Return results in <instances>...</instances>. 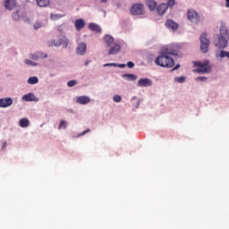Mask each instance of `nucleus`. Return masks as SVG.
Listing matches in <instances>:
<instances>
[{"label": "nucleus", "instance_id": "7", "mask_svg": "<svg viewBox=\"0 0 229 229\" xmlns=\"http://www.w3.org/2000/svg\"><path fill=\"white\" fill-rule=\"evenodd\" d=\"M166 56L172 55L173 56L178 55V46H169L163 52Z\"/></svg>", "mask_w": 229, "mask_h": 229}, {"label": "nucleus", "instance_id": "21", "mask_svg": "<svg viewBox=\"0 0 229 229\" xmlns=\"http://www.w3.org/2000/svg\"><path fill=\"white\" fill-rule=\"evenodd\" d=\"M19 126H21V128H28V126H30V120H28V118H21L19 121Z\"/></svg>", "mask_w": 229, "mask_h": 229}, {"label": "nucleus", "instance_id": "14", "mask_svg": "<svg viewBox=\"0 0 229 229\" xmlns=\"http://www.w3.org/2000/svg\"><path fill=\"white\" fill-rule=\"evenodd\" d=\"M168 6L167 4H161L157 7V12L158 15H164L167 12Z\"/></svg>", "mask_w": 229, "mask_h": 229}, {"label": "nucleus", "instance_id": "5", "mask_svg": "<svg viewBox=\"0 0 229 229\" xmlns=\"http://www.w3.org/2000/svg\"><path fill=\"white\" fill-rule=\"evenodd\" d=\"M187 17L188 21H191L192 24H199V21H201L199 14H198V13L192 9L188 10Z\"/></svg>", "mask_w": 229, "mask_h": 229}, {"label": "nucleus", "instance_id": "44", "mask_svg": "<svg viewBox=\"0 0 229 229\" xmlns=\"http://www.w3.org/2000/svg\"><path fill=\"white\" fill-rule=\"evenodd\" d=\"M3 148H6V142H4Z\"/></svg>", "mask_w": 229, "mask_h": 229}, {"label": "nucleus", "instance_id": "41", "mask_svg": "<svg viewBox=\"0 0 229 229\" xmlns=\"http://www.w3.org/2000/svg\"><path fill=\"white\" fill-rule=\"evenodd\" d=\"M225 7L229 8V0H225Z\"/></svg>", "mask_w": 229, "mask_h": 229}, {"label": "nucleus", "instance_id": "22", "mask_svg": "<svg viewBox=\"0 0 229 229\" xmlns=\"http://www.w3.org/2000/svg\"><path fill=\"white\" fill-rule=\"evenodd\" d=\"M36 3L38 6H40V8H46L47 6H49V0H36Z\"/></svg>", "mask_w": 229, "mask_h": 229}, {"label": "nucleus", "instance_id": "25", "mask_svg": "<svg viewBox=\"0 0 229 229\" xmlns=\"http://www.w3.org/2000/svg\"><path fill=\"white\" fill-rule=\"evenodd\" d=\"M112 66H114V67H120V69H124V67H126V64H117L115 63L104 64V67H112Z\"/></svg>", "mask_w": 229, "mask_h": 229}, {"label": "nucleus", "instance_id": "19", "mask_svg": "<svg viewBox=\"0 0 229 229\" xmlns=\"http://www.w3.org/2000/svg\"><path fill=\"white\" fill-rule=\"evenodd\" d=\"M23 101H38V98L35 97V94L29 93L22 97Z\"/></svg>", "mask_w": 229, "mask_h": 229}, {"label": "nucleus", "instance_id": "1", "mask_svg": "<svg viewBox=\"0 0 229 229\" xmlns=\"http://www.w3.org/2000/svg\"><path fill=\"white\" fill-rule=\"evenodd\" d=\"M228 28L226 27V23L221 22L219 27V34H216L214 37V45L218 49H225L228 46Z\"/></svg>", "mask_w": 229, "mask_h": 229}, {"label": "nucleus", "instance_id": "40", "mask_svg": "<svg viewBox=\"0 0 229 229\" xmlns=\"http://www.w3.org/2000/svg\"><path fill=\"white\" fill-rule=\"evenodd\" d=\"M89 131H90V129H88V130L82 131L81 135H86V133H89Z\"/></svg>", "mask_w": 229, "mask_h": 229}, {"label": "nucleus", "instance_id": "28", "mask_svg": "<svg viewBox=\"0 0 229 229\" xmlns=\"http://www.w3.org/2000/svg\"><path fill=\"white\" fill-rule=\"evenodd\" d=\"M65 15H62V14H50V19L51 21H58V19H62V17H64Z\"/></svg>", "mask_w": 229, "mask_h": 229}, {"label": "nucleus", "instance_id": "45", "mask_svg": "<svg viewBox=\"0 0 229 229\" xmlns=\"http://www.w3.org/2000/svg\"><path fill=\"white\" fill-rule=\"evenodd\" d=\"M107 0H101V3H106Z\"/></svg>", "mask_w": 229, "mask_h": 229}, {"label": "nucleus", "instance_id": "20", "mask_svg": "<svg viewBox=\"0 0 229 229\" xmlns=\"http://www.w3.org/2000/svg\"><path fill=\"white\" fill-rule=\"evenodd\" d=\"M89 29L91 31H95V33H101V27H99V25H98L97 23H89Z\"/></svg>", "mask_w": 229, "mask_h": 229}, {"label": "nucleus", "instance_id": "24", "mask_svg": "<svg viewBox=\"0 0 229 229\" xmlns=\"http://www.w3.org/2000/svg\"><path fill=\"white\" fill-rule=\"evenodd\" d=\"M123 78H127L130 81H135V80H137V76L132 73L123 74Z\"/></svg>", "mask_w": 229, "mask_h": 229}, {"label": "nucleus", "instance_id": "35", "mask_svg": "<svg viewBox=\"0 0 229 229\" xmlns=\"http://www.w3.org/2000/svg\"><path fill=\"white\" fill-rule=\"evenodd\" d=\"M174 81H177L178 83H183V81H185V77H176Z\"/></svg>", "mask_w": 229, "mask_h": 229}, {"label": "nucleus", "instance_id": "30", "mask_svg": "<svg viewBox=\"0 0 229 229\" xmlns=\"http://www.w3.org/2000/svg\"><path fill=\"white\" fill-rule=\"evenodd\" d=\"M220 58H228L229 59V52L225 50H221L219 54Z\"/></svg>", "mask_w": 229, "mask_h": 229}, {"label": "nucleus", "instance_id": "13", "mask_svg": "<svg viewBox=\"0 0 229 229\" xmlns=\"http://www.w3.org/2000/svg\"><path fill=\"white\" fill-rule=\"evenodd\" d=\"M85 28V20L78 19L75 21V29L77 31H81Z\"/></svg>", "mask_w": 229, "mask_h": 229}, {"label": "nucleus", "instance_id": "36", "mask_svg": "<svg viewBox=\"0 0 229 229\" xmlns=\"http://www.w3.org/2000/svg\"><path fill=\"white\" fill-rule=\"evenodd\" d=\"M38 28H42V22L36 21V23L34 24V30H38Z\"/></svg>", "mask_w": 229, "mask_h": 229}, {"label": "nucleus", "instance_id": "2", "mask_svg": "<svg viewBox=\"0 0 229 229\" xmlns=\"http://www.w3.org/2000/svg\"><path fill=\"white\" fill-rule=\"evenodd\" d=\"M155 64L156 65H159V67H166L167 69L174 67V60L164 52L156 58Z\"/></svg>", "mask_w": 229, "mask_h": 229}, {"label": "nucleus", "instance_id": "23", "mask_svg": "<svg viewBox=\"0 0 229 229\" xmlns=\"http://www.w3.org/2000/svg\"><path fill=\"white\" fill-rule=\"evenodd\" d=\"M104 42H106L107 47H110L112 44H114V38L110 35H106L104 37Z\"/></svg>", "mask_w": 229, "mask_h": 229}, {"label": "nucleus", "instance_id": "6", "mask_svg": "<svg viewBox=\"0 0 229 229\" xmlns=\"http://www.w3.org/2000/svg\"><path fill=\"white\" fill-rule=\"evenodd\" d=\"M145 12L146 11L144 10V4H134L131 7V15H144Z\"/></svg>", "mask_w": 229, "mask_h": 229}, {"label": "nucleus", "instance_id": "31", "mask_svg": "<svg viewBox=\"0 0 229 229\" xmlns=\"http://www.w3.org/2000/svg\"><path fill=\"white\" fill-rule=\"evenodd\" d=\"M113 101H114V103H121V101H123V98L119 95H114Z\"/></svg>", "mask_w": 229, "mask_h": 229}, {"label": "nucleus", "instance_id": "9", "mask_svg": "<svg viewBox=\"0 0 229 229\" xmlns=\"http://www.w3.org/2000/svg\"><path fill=\"white\" fill-rule=\"evenodd\" d=\"M137 85L138 87H151V85H153V81L148 78L140 79Z\"/></svg>", "mask_w": 229, "mask_h": 229}, {"label": "nucleus", "instance_id": "11", "mask_svg": "<svg viewBox=\"0 0 229 229\" xmlns=\"http://www.w3.org/2000/svg\"><path fill=\"white\" fill-rule=\"evenodd\" d=\"M90 101V98L87 96H81L77 97L76 98V103L79 105H88V103Z\"/></svg>", "mask_w": 229, "mask_h": 229}, {"label": "nucleus", "instance_id": "37", "mask_svg": "<svg viewBox=\"0 0 229 229\" xmlns=\"http://www.w3.org/2000/svg\"><path fill=\"white\" fill-rule=\"evenodd\" d=\"M175 1L174 0H168L167 1V6L169 7V6H174V4H175Z\"/></svg>", "mask_w": 229, "mask_h": 229}, {"label": "nucleus", "instance_id": "10", "mask_svg": "<svg viewBox=\"0 0 229 229\" xmlns=\"http://www.w3.org/2000/svg\"><path fill=\"white\" fill-rule=\"evenodd\" d=\"M87 53V44L80 43L77 47V55H83Z\"/></svg>", "mask_w": 229, "mask_h": 229}, {"label": "nucleus", "instance_id": "38", "mask_svg": "<svg viewBox=\"0 0 229 229\" xmlns=\"http://www.w3.org/2000/svg\"><path fill=\"white\" fill-rule=\"evenodd\" d=\"M127 67H129V69H133L135 67V64H133V62H128Z\"/></svg>", "mask_w": 229, "mask_h": 229}, {"label": "nucleus", "instance_id": "26", "mask_svg": "<svg viewBox=\"0 0 229 229\" xmlns=\"http://www.w3.org/2000/svg\"><path fill=\"white\" fill-rule=\"evenodd\" d=\"M28 83L30 85H37L38 83V78L37 77H30L28 79Z\"/></svg>", "mask_w": 229, "mask_h": 229}, {"label": "nucleus", "instance_id": "43", "mask_svg": "<svg viewBox=\"0 0 229 229\" xmlns=\"http://www.w3.org/2000/svg\"><path fill=\"white\" fill-rule=\"evenodd\" d=\"M92 61H90V60H88V61H86L85 63H84V65H89V64H90Z\"/></svg>", "mask_w": 229, "mask_h": 229}, {"label": "nucleus", "instance_id": "33", "mask_svg": "<svg viewBox=\"0 0 229 229\" xmlns=\"http://www.w3.org/2000/svg\"><path fill=\"white\" fill-rule=\"evenodd\" d=\"M74 85H78V81L76 80L69 81L67 82L68 87H74Z\"/></svg>", "mask_w": 229, "mask_h": 229}, {"label": "nucleus", "instance_id": "34", "mask_svg": "<svg viewBox=\"0 0 229 229\" xmlns=\"http://www.w3.org/2000/svg\"><path fill=\"white\" fill-rule=\"evenodd\" d=\"M13 19L14 21H20L21 16L19 15V12H16V13H13Z\"/></svg>", "mask_w": 229, "mask_h": 229}, {"label": "nucleus", "instance_id": "39", "mask_svg": "<svg viewBox=\"0 0 229 229\" xmlns=\"http://www.w3.org/2000/svg\"><path fill=\"white\" fill-rule=\"evenodd\" d=\"M199 81H207V77H198Z\"/></svg>", "mask_w": 229, "mask_h": 229}, {"label": "nucleus", "instance_id": "17", "mask_svg": "<svg viewBox=\"0 0 229 229\" xmlns=\"http://www.w3.org/2000/svg\"><path fill=\"white\" fill-rule=\"evenodd\" d=\"M121 51V45L114 43L109 49V55H117Z\"/></svg>", "mask_w": 229, "mask_h": 229}, {"label": "nucleus", "instance_id": "15", "mask_svg": "<svg viewBox=\"0 0 229 229\" xmlns=\"http://www.w3.org/2000/svg\"><path fill=\"white\" fill-rule=\"evenodd\" d=\"M40 58H47V54L43 52H36L35 54L31 55V59L38 61Z\"/></svg>", "mask_w": 229, "mask_h": 229}, {"label": "nucleus", "instance_id": "12", "mask_svg": "<svg viewBox=\"0 0 229 229\" xmlns=\"http://www.w3.org/2000/svg\"><path fill=\"white\" fill-rule=\"evenodd\" d=\"M15 4H16L15 0H5L4 2V8H6V10H10V11H12V10H13V8H15Z\"/></svg>", "mask_w": 229, "mask_h": 229}, {"label": "nucleus", "instance_id": "4", "mask_svg": "<svg viewBox=\"0 0 229 229\" xmlns=\"http://www.w3.org/2000/svg\"><path fill=\"white\" fill-rule=\"evenodd\" d=\"M208 46H210V40L207 38V33H202L200 36V51L208 53Z\"/></svg>", "mask_w": 229, "mask_h": 229}, {"label": "nucleus", "instance_id": "16", "mask_svg": "<svg viewBox=\"0 0 229 229\" xmlns=\"http://www.w3.org/2000/svg\"><path fill=\"white\" fill-rule=\"evenodd\" d=\"M165 26L166 28H169L174 31H176V30H178V23L174 22L173 20H167L165 22Z\"/></svg>", "mask_w": 229, "mask_h": 229}, {"label": "nucleus", "instance_id": "3", "mask_svg": "<svg viewBox=\"0 0 229 229\" xmlns=\"http://www.w3.org/2000/svg\"><path fill=\"white\" fill-rule=\"evenodd\" d=\"M193 65L194 67H197V69L195 70V72L205 73V72H210L211 71V67L208 61H205L204 63L194 62Z\"/></svg>", "mask_w": 229, "mask_h": 229}, {"label": "nucleus", "instance_id": "18", "mask_svg": "<svg viewBox=\"0 0 229 229\" xmlns=\"http://www.w3.org/2000/svg\"><path fill=\"white\" fill-rule=\"evenodd\" d=\"M146 4L148 8H149L150 12H154V10H157V1L155 0H146Z\"/></svg>", "mask_w": 229, "mask_h": 229}, {"label": "nucleus", "instance_id": "27", "mask_svg": "<svg viewBox=\"0 0 229 229\" xmlns=\"http://www.w3.org/2000/svg\"><path fill=\"white\" fill-rule=\"evenodd\" d=\"M65 128H67V121L61 120L58 125V130H65Z\"/></svg>", "mask_w": 229, "mask_h": 229}, {"label": "nucleus", "instance_id": "29", "mask_svg": "<svg viewBox=\"0 0 229 229\" xmlns=\"http://www.w3.org/2000/svg\"><path fill=\"white\" fill-rule=\"evenodd\" d=\"M60 44H61L60 42L56 43V41H55V40L48 41L49 47H58V46H60Z\"/></svg>", "mask_w": 229, "mask_h": 229}, {"label": "nucleus", "instance_id": "8", "mask_svg": "<svg viewBox=\"0 0 229 229\" xmlns=\"http://www.w3.org/2000/svg\"><path fill=\"white\" fill-rule=\"evenodd\" d=\"M13 105V100L10 98H0V108H8Z\"/></svg>", "mask_w": 229, "mask_h": 229}, {"label": "nucleus", "instance_id": "32", "mask_svg": "<svg viewBox=\"0 0 229 229\" xmlns=\"http://www.w3.org/2000/svg\"><path fill=\"white\" fill-rule=\"evenodd\" d=\"M24 62H25V64H26L27 65H32L33 67L38 65V64H37V63H35V62H33V61H31V60H29V59H25Z\"/></svg>", "mask_w": 229, "mask_h": 229}, {"label": "nucleus", "instance_id": "42", "mask_svg": "<svg viewBox=\"0 0 229 229\" xmlns=\"http://www.w3.org/2000/svg\"><path fill=\"white\" fill-rule=\"evenodd\" d=\"M176 69H180V64H177L172 71H176Z\"/></svg>", "mask_w": 229, "mask_h": 229}]
</instances>
